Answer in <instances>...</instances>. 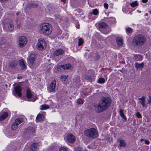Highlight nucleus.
<instances>
[{"label":"nucleus","mask_w":151,"mask_h":151,"mask_svg":"<svg viewBox=\"0 0 151 151\" xmlns=\"http://www.w3.org/2000/svg\"><path fill=\"white\" fill-rule=\"evenodd\" d=\"M111 102L110 98L103 97L100 100L99 104H94L93 106L97 112L100 113L107 109L110 106Z\"/></svg>","instance_id":"obj_1"},{"label":"nucleus","mask_w":151,"mask_h":151,"mask_svg":"<svg viewBox=\"0 0 151 151\" xmlns=\"http://www.w3.org/2000/svg\"><path fill=\"white\" fill-rule=\"evenodd\" d=\"M40 32L45 35H48L50 34L52 31V27L51 24L47 23H43L40 27Z\"/></svg>","instance_id":"obj_2"},{"label":"nucleus","mask_w":151,"mask_h":151,"mask_svg":"<svg viewBox=\"0 0 151 151\" xmlns=\"http://www.w3.org/2000/svg\"><path fill=\"white\" fill-rule=\"evenodd\" d=\"M146 40V38L143 35H138L134 37L133 43L136 45L141 46L145 43Z\"/></svg>","instance_id":"obj_3"},{"label":"nucleus","mask_w":151,"mask_h":151,"mask_svg":"<svg viewBox=\"0 0 151 151\" xmlns=\"http://www.w3.org/2000/svg\"><path fill=\"white\" fill-rule=\"evenodd\" d=\"M84 134L85 136L89 137L96 138L98 136L97 131L94 128H91L85 130Z\"/></svg>","instance_id":"obj_4"},{"label":"nucleus","mask_w":151,"mask_h":151,"mask_svg":"<svg viewBox=\"0 0 151 151\" xmlns=\"http://www.w3.org/2000/svg\"><path fill=\"white\" fill-rule=\"evenodd\" d=\"M46 42L44 39L40 38L38 40L37 45V49L40 50H44L46 48Z\"/></svg>","instance_id":"obj_5"},{"label":"nucleus","mask_w":151,"mask_h":151,"mask_svg":"<svg viewBox=\"0 0 151 151\" xmlns=\"http://www.w3.org/2000/svg\"><path fill=\"white\" fill-rule=\"evenodd\" d=\"M26 96L29 101L33 102L36 100V96L32 93L29 89L26 90Z\"/></svg>","instance_id":"obj_6"},{"label":"nucleus","mask_w":151,"mask_h":151,"mask_svg":"<svg viewBox=\"0 0 151 151\" xmlns=\"http://www.w3.org/2000/svg\"><path fill=\"white\" fill-rule=\"evenodd\" d=\"M23 121V119L22 118H17L12 124L11 129L13 130L16 129L19 125Z\"/></svg>","instance_id":"obj_7"},{"label":"nucleus","mask_w":151,"mask_h":151,"mask_svg":"<svg viewBox=\"0 0 151 151\" xmlns=\"http://www.w3.org/2000/svg\"><path fill=\"white\" fill-rule=\"evenodd\" d=\"M27 42V40L25 37L21 36L19 37L18 45L19 47H24Z\"/></svg>","instance_id":"obj_8"},{"label":"nucleus","mask_w":151,"mask_h":151,"mask_svg":"<svg viewBox=\"0 0 151 151\" xmlns=\"http://www.w3.org/2000/svg\"><path fill=\"white\" fill-rule=\"evenodd\" d=\"M56 81L55 80H53L51 82L50 85L47 87V89L48 92H54L55 91Z\"/></svg>","instance_id":"obj_9"},{"label":"nucleus","mask_w":151,"mask_h":151,"mask_svg":"<svg viewBox=\"0 0 151 151\" xmlns=\"http://www.w3.org/2000/svg\"><path fill=\"white\" fill-rule=\"evenodd\" d=\"M66 139L67 142L70 143H73L76 140V138L71 134H68L66 137Z\"/></svg>","instance_id":"obj_10"},{"label":"nucleus","mask_w":151,"mask_h":151,"mask_svg":"<svg viewBox=\"0 0 151 151\" xmlns=\"http://www.w3.org/2000/svg\"><path fill=\"white\" fill-rule=\"evenodd\" d=\"M99 27L100 28L106 29L107 30L106 33L109 32L111 31V29L108 25L105 23L102 22L99 24Z\"/></svg>","instance_id":"obj_11"},{"label":"nucleus","mask_w":151,"mask_h":151,"mask_svg":"<svg viewBox=\"0 0 151 151\" xmlns=\"http://www.w3.org/2000/svg\"><path fill=\"white\" fill-rule=\"evenodd\" d=\"M36 54L35 53L31 54L28 60V63H30L32 65H34V62Z\"/></svg>","instance_id":"obj_12"},{"label":"nucleus","mask_w":151,"mask_h":151,"mask_svg":"<svg viewBox=\"0 0 151 151\" xmlns=\"http://www.w3.org/2000/svg\"><path fill=\"white\" fill-rule=\"evenodd\" d=\"M22 88L19 85H17L14 88L15 93L19 97L22 95Z\"/></svg>","instance_id":"obj_13"},{"label":"nucleus","mask_w":151,"mask_h":151,"mask_svg":"<svg viewBox=\"0 0 151 151\" xmlns=\"http://www.w3.org/2000/svg\"><path fill=\"white\" fill-rule=\"evenodd\" d=\"M64 51L61 48H60L56 50L54 52L53 55L55 56L62 55L64 52Z\"/></svg>","instance_id":"obj_14"},{"label":"nucleus","mask_w":151,"mask_h":151,"mask_svg":"<svg viewBox=\"0 0 151 151\" xmlns=\"http://www.w3.org/2000/svg\"><path fill=\"white\" fill-rule=\"evenodd\" d=\"M44 116L43 115L41 114H39L37 116L36 121V122H42L44 119Z\"/></svg>","instance_id":"obj_15"},{"label":"nucleus","mask_w":151,"mask_h":151,"mask_svg":"<svg viewBox=\"0 0 151 151\" xmlns=\"http://www.w3.org/2000/svg\"><path fill=\"white\" fill-rule=\"evenodd\" d=\"M144 63H143L139 64L138 63H136L134 64L135 68L137 69L142 68L144 67Z\"/></svg>","instance_id":"obj_16"},{"label":"nucleus","mask_w":151,"mask_h":151,"mask_svg":"<svg viewBox=\"0 0 151 151\" xmlns=\"http://www.w3.org/2000/svg\"><path fill=\"white\" fill-rule=\"evenodd\" d=\"M38 144L37 143H33L30 146V149L31 151H35L38 147Z\"/></svg>","instance_id":"obj_17"},{"label":"nucleus","mask_w":151,"mask_h":151,"mask_svg":"<svg viewBox=\"0 0 151 151\" xmlns=\"http://www.w3.org/2000/svg\"><path fill=\"white\" fill-rule=\"evenodd\" d=\"M145 97L144 96H143L141 98L139 99L140 101L139 102L142 104L143 107L146 106V105L145 104Z\"/></svg>","instance_id":"obj_18"},{"label":"nucleus","mask_w":151,"mask_h":151,"mask_svg":"<svg viewBox=\"0 0 151 151\" xmlns=\"http://www.w3.org/2000/svg\"><path fill=\"white\" fill-rule=\"evenodd\" d=\"M98 14L99 12L98 9H95L93 10L92 12L89 14V16L90 17V18H91V17L92 16L93 14L94 15H97Z\"/></svg>","instance_id":"obj_19"},{"label":"nucleus","mask_w":151,"mask_h":151,"mask_svg":"<svg viewBox=\"0 0 151 151\" xmlns=\"http://www.w3.org/2000/svg\"><path fill=\"white\" fill-rule=\"evenodd\" d=\"M8 116V113L6 112H4L2 113L0 116V121H2L5 119Z\"/></svg>","instance_id":"obj_20"},{"label":"nucleus","mask_w":151,"mask_h":151,"mask_svg":"<svg viewBox=\"0 0 151 151\" xmlns=\"http://www.w3.org/2000/svg\"><path fill=\"white\" fill-rule=\"evenodd\" d=\"M116 42L119 46H121L123 43V41L121 37H117L116 39Z\"/></svg>","instance_id":"obj_21"},{"label":"nucleus","mask_w":151,"mask_h":151,"mask_svg":"<svg viewBox=\"0 0 151 151\" xmlns=\"http://www.w3.org/2000/svg\"><path fill=\"white\" fill-rule=\"evenodd\" d=\"M9 65L11 68H15L17 65V62L16 61H12L10 63Z\"/></svg>","instance_id":"obj_22"},{"label":"nucleus","mask_w":151,"mask_h":151,"mask_svg":"<svg viewBox=\"0 0 151 151\" xmlns=\"http://www.w3.org/2000/svg\"><path fill=\"white\" fill-rule=\"evenodd\" d=\"M14 28V26L13 24L12 23H9L8 24V30L10 32H11L13 30Z\"/></svg>","instance_id":"obj_23"},{"label":"nucleus","mask_w":151,"mask_h":151,"mask_svg":"<svg viewBox=\"0 0 151 151\" xmlns=\"http://www.w3.org/2000/svg\"><path fill=\"white\" fill-rule=\"evenodd\" d=\"M119 114L121 117L124 119L126 120L127 119L124 113V110L122 109H120L119 111Z\"/></svg>","instance_id":"obj_24"},{"label":"nucleus","mask_w":151,"mask_h":151,"mask_svg":"<svg viewBox=\"0 0 151 151\" xmlns=\"http://www.w3.org/2000/svg\"><path fill=\"white\" fill-rule=\"evenodd\" d=\"M118 142H119L120 143L119 146L120 147H124L125 145V141L124 140H118Z\"/></svg>","instance_id":"obj_25"},{"label":"nucleus","mask_w":151,"mask_h":151,"mask_svg":"<svg viewBox=\"0 0 151 151\" xmlns=\"http://www.w3.org/2000/svg\"><path fill=\"white\" fill-rule=\"evenodd\" d=\"M49 108V106L46 104L42 105L40 106V109L41 110H45Z\"/></svg>","instance_id":"obj_26"},{"label":"nucleus","mask_w":151,"mask_h":151,"mask_svg":"<svg viewBox=\"0 0 151 151\" xmlns=\"http://www.w3.org/2000/svg\"><path fill=\"white\" fill-rule=\"evenodd\" d=\"M19 64L22 69H24L25 68V65L23 60H19Z\"/></svg>","instance_id":"obj_27"},{"label":"nucleus","mask_w":151,"mask_h":151,"mask_svg":"<svg viewBox=\"0 0 151 151\" xmlns=\"http://www.w3.org/2000/svg\"><path fill=\"white\" fill-rule=\"evenodd\" d=\"M130 5L132 7H135L138 6V4L137 3V1H135L130 3Z\"/></svg>","instance_id":"obj_28"},{"label":"nucleus","mask_w":151,"mask_h":151,"mask_svg":"<svg viewBox=\"0 0 151 151\" xmlns=\"http://www.w3.org/2000/svg\"><path fill=\"white\" fill-rule=\"evenodd\" d=\"M64 69H71L72 68V67L70 64H66L65 65H63Z\"/></svg>","instance_id":"obj_29"},{"label":"nucleus","mask_w":151,"mask_h":151,"mask_svg":"<svg viewBox=\"0 0 151 151\" xmlns=\"http://www.w3.org/2000/svg\"><path fill=\"white\" fill-rule=\"evenodd\" d=\"M74 150L75 151H87L86 150L80 147L75 148Z\"/></svg>","instance_id":"obj_30"},{"label":"nucleus","mask_w":151,"mask_h":151,"mask_svg":"<svg viewBox=\"0 0 151 151\" xmlns=\"http://www.w3.org/2000/svg\"><path fill=\"white\" fill-rule=\"evenodd\" d=\"M57 68L58 70L59 71H62L64 70L63 65H59L58 66Z\"/></svg>","instance_id":"obj_31"},{"label":"nucleus","mask_w":151,"mask_h":151,"mask_svg":"<svg viewBox=\"0 0 151 151\" xmlns=\"http://www.w3.org/2000/svg\"><path fill=\"white\" fill-rule=\"evenodd\" d=\"M105 82L104 78H100L99 79L98 83L100 84L104 83Z\"/></svg>","instance_id":"obj_32"},{"label":"nucleus","mask_w":151,"mask_h":151,"mask_svg":"<svg viewBox=\"0 0 151 151\" xmlns=\"http://www.w3.org/2000/svg\"><path fill=\"white\" fill-rule=\"evenodd\" d=\"M35 132V129L32 127H30L29 129V132L31 134H33Z\"/></svg>","instance_id":"obj_33"},{"label":"nucleus","mask_w":151,"mask_h":151,"mask_svg":"<svg viewBox=\"0 0 151 151\" xmlns=\"http://www.w3.org/2000/svg\"><path fill=\"white\" fill-rule=\"evenodd\" d=\"M126 32L128 34H131L132 32V29L130 27L127 28L126 29Z\"/></svg>","instance_id":"obj_34"},{"label":"nucleus","mask_w":151,"mask_h":151,"mask_svg":"<svg viewBox=\"0 0 151 151\" xmlns=\"http://www.w3.org/2000/svg\"><path fill=\"white\" fill-rule=\"evenodd\" d=\"M84 41L82 38H79L78 39V45L81 46L83 43Z\"/></svg>","instance_id":"obj_35"},{"label":"nucleus","mask_w":151,"mask_h":151,"mask_svg":"<svg viewBox=\"0 0 151 151\" xmlns=\"http://www.w3.org/2000/svg\"><path fill=\"white\" fill-rule=\"evenodd\" d=\"M68 149L66 147H61L59 149V151H68Z\"/></svg>","instance_id":"obj_36"},{"label":"nucleus","mask_w":151,"mask_h":151,"mask_svg":"<svg viewBox=\"0 0 151 151\" xmlns=\"http://www.w3.org/2000/svg\"><path fill=\"white\" fill-rule=\"evenodd\" d=\"M84 102V101L81 99H79L77 101L78 104V105L82 104Z\"/></svg>","instance_id":"obj_37"},{"label":"nucleus","mask_w":151,"mask_h":151,"mask_svg":"<svg viewBox=\"0 0 151 151\" xmlns=\"http://www.w3.org/2000/svg\"><path fill=\"white\" fill-rule=\"evenodd\" d=\"M67 78V76H61L60 78L62 81H65Z\"/></svg>","instance_id":"obj_38"},{"label":"nucleus","mask_w":151,"mask_h":151,"mask_svg":"<svg viewBox=\"0 0 151 151\" xmlns=\"http://www.w3.org/2000/svg\"><path fill=\"white\" fill-rule=\"evenodd\" d=\"M93 77L92 76H88L86 77V78L87 79L89 80V81L91 82L92 81V78Z\"/></svg>","instance_id":"obj_39"},{"label":"nucleus","mask_w":151,"mask_h":151,"mask_svg":"<svg viewBox=\"0 0 151 151\" xmlns=\"http://www.w3.org/2000/svg\"><path fill=\"white\" fill-rule=\"evenodd\" d=\"M138 118H141L142 117V116L139 112H137L136 114Z\"/></svg>","instance_id":"obj_40"},{"label":"nucleus","mask_w":151,"mask_h":151,"mask_svg":"<svg viewBox=\"0 0 151 151\" xmlns=\"http://www.w3.org/2000/svg\"><path fill=\"white\" fill-rule=\"evenodd\" d=\"M104 8L105 9H108V5L106 3H104Z\"/></svg>","instance_id":"obj_41"},{"label":"nucleus","mask_w":151,"mask_h":151,"mask_svg":"<svg viewBox=\"0 0 151 151\" xmlns=\"http://www.w3.org/2000/svg\"><path fill=\"white\" fill-rule=\"evenodd\" d=\"M145 144L147 145H149L150 143V142L149 141L147 140H145Z\"/></svg>","instance_id":"obj_42"},{"label":"nucleus","mask_w":151,"mask_h":151,"mask_svg":"<svg viewBox=\"0 0 151 151\" xmlns=\"http://www.w3.org/2000/svg\"><path fill=\"white\" fill-rule=\"evenodd\" d=\"M148 103L150 104L151 103V96H149L148 99Z\"/></svg>","instance_id":"obj_43"},{"label":"nucleus","mask_w":151,"mask_h":151,"mask_svg":"<svg viewBox=\"0 0 151 151\" xmlns=\"http://www.w3.org/2000/svg\"><path fill=\"white\" fill-rule=\"evenodd\" d=\"M142 1L143 3H146L148 1V0H142Z\"/></svg>","instance_id":"obj_44"},{"label":"nucleus","mask_w":151,"mask_h":151,"mask_svg":"<svg viewBox=\"0 0 151 151\" xmlns=\"http://www.w3.org/2000/svg\"><path fill=\"white\" fill-rule=\"evenodd\" d=\"M61 1L65 4L66 2V0H61Z\"/></svg>","instance_id":"obj_45"},{"label":"nucleus","mask_w":151,"mask_h":151,"mask_svg":"<svg viewBox=\"0 0 151 151\" xmlns=\"http://www.w3.org/2000/svg\"><path fill=\"white\" fill-rule=\"evenodd\" d=\"M29 5H31V6H32V7H34V4L32 3H31Z\"/></svg>","instance_id":"obj_46"},{"label":"nucleus","mask_w":151,"mask_h":151,"mask_svg":"<svg viewBox=\"0 0 151 151\" xmlns=\"http://www.w3.org/2000/svg\"><path fill=\"white\" fill-rule=\"evenodd\" d=\"M144 140V139H140V141L141 142H142Z\"/></svg>","instance_id":"obj_47"},{"label":"nucleus","mask_w":151,"mask_h":151,"mask_svg":"<svg viewBox=\"0 0 151 151\" xmlns=\"http://www.w3.org/2000/svg\"><path fill=\"white\" fill-rule=\"evenodd\" d=\"M137 12H138L139 13H141V11H139V10H138L137 11Z\"/></svg>","instance_id":"obj_48"},{"label":"nucleus","mask_w":151,"mask_h":151,"mask_svg":"<svg viewBox=\"0 0 151 151\" xmlns=\"http://www.w3.org/2000/svg\"><path fill=\"white\" fill-rule=\"evenodd\" d=\"M0 1H6V0H0Z\"/></svg>","instance_id":"obj_49"},{"label":"nucleus","mask_w":151,"mask_h":151,"mask_svg":"<svg viewBox=\"0 0 151 151\" xmlns=\"http://www.w3.org/2000/svg\"><path fill=\"white\" fill-rule=\"evenodd\" d=\"M109 19H114V18L113 17H111L109 18Z\"/></svg>","instance_id":"obj_50"},{"label":"nucleus","mask_w":151,"mask_h":151,"mask_svg":"<svg viewBox=\"0 0 151 151\" xmlns=\"http://www.w3.org/2000/svg\"><path fill=\"white\" fill-rule=\"evenodd\" d=\"M16 14H17V15H18V13L17 12V13Z\"/></svg>","instance_id":"obj_51"},{"label":"nucleus","mask_w":151,"mask_h":151,"mask_svg":"<svg viewBox=\"0 0 151 151\" xmlns=\"http://www.w3.org/2000/svg\"><path fill=\"white\" fill-rule=\"evenodd\" d=\"M95 19V18H94L93 19Z\"/></svg>","instance_id":"obj_52"}]
</instances>
